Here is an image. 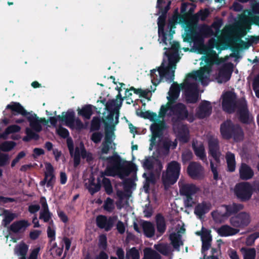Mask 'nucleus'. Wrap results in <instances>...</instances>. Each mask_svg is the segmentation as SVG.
<instances>
[{"instance_id": "4", "label": "nucleus", "mask_w": 259, "mask_h": 259, "mask_svg": "<svg viewBox=\"0 0 259 259\" xmlns=\"http://www.w3.org/2000/svg\"><path fill=\"white\" fill-rule=\"evenodd\" d=\"M171 0H157L156 8L158 9V13H161V15L158 18V41L160 44L163 43L165 45H167L166 31L164 30L165 25L166 15L170 9Z\"/></svg>"}, {"instance_id": "40", "label": "nucleus", "mask_w": 259, "mask_h": 259, "mask_svg": "<svg viewBox=\"0 0 259 259\" xmlns=\"http://www.w3.org/2000/svg\"><path fill=\"white\" fill-rule=\"evenodd\" d=\"M186 35L184 38V41L190 43L194 42L196 39L197 34L195 28L189 26L188 27V29L186 30Z\"/></svg>"}, {"instance_id": "38", "label": "nucleus", "mask_w": 259, "mask_h": 259, "mask_svg": "<svg viewBox=\"0 0 259 259\" xmlns=\"http://www.w3.org/2000/svg\"><path fill=\"white\" fill-rule=\"evenodd\" d=\"M226 159L227 164V171L229 172L234 171L236 168L235 154L231 152H227L226 155Z\"/></svg>"}, {"instance_id": "39", "label": "nucleus", "mask_w": 259, "mask_h": 259, "mask_svg": "<svg viewBox=\"0 0 259 259\" xmlns=\"http://www.w3.org/2000/svg\"><path fill=\"white\" fill-rule=\"evenodd\" d=\"M177 23V19L172 18L168 20L167 25V29L165 30L167 37V40H170V41L173 39V35L175 33L174 29L176 28Z\"/></svg>"}, {"instance_id": "10", "label": "nucleus", "mask_w": 259, "mask_h": 259, "mask_svg": "<svg viewBox=\"0 0 259 259\" xmlns=\"http://www.w3.org/2000/svg\"><path fill=\"white\" fill-rule=\"evenodd\" d=\"M180 194L185 196L184 198V206L186 208L191 207L195 203L193 196L198 192L199 189L193 184H179Z\"/></svg>"}, {"instance_id": "6", "label": "nucleus", "mask_w": 259, "mask_h": 259, "mask_svg": "<svg viewBox=\"0 0 259 259\" xmlns=\"http://www.w3.org/2000/svg\"><path fill=\"white\" fill-rule=\"evenodd\" d=\"M181 169V164L177 161L173 160L167 164L166 171L162 173L161 177L165 189L166 190L177 182L180 175Z\"/></svg>"}, {"instance_id": "25", "label": "nucleus", "mask_w": 259, "mask_h": 259, "mask_svg": "<svg viewBox=\"0 0 259 259\" xmlns=\"http://www.w3.org/2000/svg\"><path fill=\"white\" fill-rule=\"evenodd\" d=\"M105 125V139L104 141L109 143H112L115 139L114 128L115 123L114 124H109L108 122L102 119Z\"/></svg>"}, {"instance_id": "43", "label": "nucleus", "mask_w": 259, "mask_h": 259, "mask_svg": "<svg viewBox=\"0 0 259 259\" xmlns=\"http://www.w3.org/2000/svg\"><path fill=\"white\" fill-rule=\"evenodd\" d=\"M154 248L162 255L168 256L171 251L170 247L167 243L155 244Z\"/></svg>"}, {"instance_id": "54", "label": "nucleus", "mask_w": 259, "mask_h": 259, "mask_svg": "<svg viewBox=\"0 0 259 259\" xmlns=\"http://www.w3.org/2000/svg\"><path fill=\"white\" fill-rule=\"evenodd\" d=\"M126 259H129V257H131L132 259H140V252L136 247H133L126 252Z\"/></svg>"}, {"instance_id": "28", "label": "nucleus", "mask_w": 259, "mask_h": 259, "mask_svg": "<svg viewBox=\"0 0 259 259\" xmlns=\"http://www.w3.org/2000/svg\"><path fill=\"white\" fill-rule=\"evenodd\" d=\"M239 175L241 180H248L253 177L254 172L249 165L242 163L239 168Z\"/></svg>"}, {"instance_id": "51", "label": "nucleus", "mask_w": 259, "mask_h": 259, "mask_svg": "<svg viewBox=\"0 0 259 259\" xmlns=\"http://www.w3.org/2000/svg\"><path fill=\"white\" fill-rule=\"evenodd\" d=\"M103 186L106 194L110 195L113 193V187L109 179L103 178L102 180Z\"/></svg>"}, {"instance_id": "31", "label": "nucleus", "mask_w": 259, "mask_h": 259, "mask_svg": "<svg viewBox=\"0 0 259 259\" xmlns=\"http://www.w3.org/2000/svg\"><path fill=\"white\" fill-rule=\"evenodd\" d=\"M239 232L238 229L232 228L231 226L225 225L222 226L217 230V233L222 237H227L234 235Z\"/></svg>"}, {"instance_id": "8", "label": "nucleus", "mask_w": 259, "mask_h": 259, "mask_svg": "<svg viewBox=\"0 0 259 259\" xmlns=\"http://www.w3.org/2000/svg\"><path fill=\"white\" fill-rule=\"evenodd\" d=\"M170 115L172 116L171 120L174 126L178 125L181 122L188 119L189 115L186 106L182 103L171 104L169 107Z\"/></svg>"}, {"instance_id": "2", "label": "nucleus", "mask_w": 259, "mask_h": 259, "mask_svg": "<svg viewBox=\"0 0 259 259\" xmlns=\"http://www.w3.org/2000/svg\"><path fill=\"white\" fill-rule=\"evenodd\" d=\"M7 109H10L12 111V116L20 114L26 117L29 122L30 126L32 130L39 133L42 130L41 123L47 124L48 120L45 118H39L35 113L32 114L27 111L18 102H12L6 107Z\"/></svg>"}, {"instance_id": "41", "label": "nucleus", "mask_w": 259, "mask_h": 259, "mask_svg": "<svg viewBox=\"0 0 259 259\" xmlns=\"http://www.w3.org/2000/svg\"><path fill=\"white\" fill-rule=\"evenodd\" d=\"M143 259H161V256L156 251L147 247L144 250Z\"/></svg>"}, {"instance_id": "11", "label": "nucleus", "mask_w": 259, "mask_h": 259, "mask_svg": "<svg viewBox=\"0 0 259 259\" xmlns=\"http://www.w3.org/2000/svg\"><path fill=\"white\" fill-rule=\"evenodd\" d=\"M16 143L14 141H6L0 144V167H3L9 164L10 157L8 152L12 150L16 146ZM3 176V170L0 168V178Z\"/></svg>"}, {"instance_id": "12", "label": "nucleus", "mask_w": 259, "mask_h": 259, "mask_svg": "<svg viewBox=\"0 0 259 259\" xmlns=\"http://www.w3.org/2000/svg\"><path fill=\"white\" fill-rule=\"evenodd\" d=\"M58 120L65 121L66 126L72 128L74 127L75 112L73 109H69L67 112H63L62 115H59L56 117H50L49 119L50 123L54 126H56Z\"/></svg>"}, {"instance_id": "1", "label": "nucleus", "mask_w": 259, "mask_h": 259, "mask_svg": "<svg viewBox=\"0 0 259 259\" xmlns=\"http://www.w3.org/2000/svg\"><path fill=\"white\" fill-rule=\"evenodd\" d=\"M99 158L107 162L104 173L107 176H118L120 179H123L137 170V165L135 163L122 159L115 152L112 156L108 157L100 155Z\"/></svg>"}, {"instance_id": "48", "label": "nucleus", "mask_w": 259, "mask_h": 259, "mask_svg": "<svg viewBox=\"0 0 259 259\" xmlns=\"http://www.w3.org/2000/svg\"><path fill=\"white\" fill-rule=\"evenodd\" d=\"M137 114L141 117L144 119H148L152 121H155L157 120V115L155 112H151L149 110L143 112L141 111L140 113H137Z\"/></svg>"}, {"instance_id": "60", "label": "nucleus", "mask_w": 259, "mask_h": 259, "mask_svg": "<svg viewBox=\"0 0 259 259\" xmlns=\"http://www.w3.org/2000/svg\"><path fill=\"white\" fill-rule=\"evenodd\" d=\"M112 143H109L106 142V141H104L102 144V148L101 150V153L102 155L103 154H107L109 153V150L110 149L112 148V147L111 146Z\"/></svg>"}, {"instance_id": "27", "label": "nucleus", "mask_w": 259, "mask_h": 259, "mask_svg": "<svg viewBox=\"0 0 259 259\" xmlns=\"http://www.w3.org/2000/svg\"><path fill=\"white\" fill-rule=\"evenodd\" d=\"M165 123L163 121L158 120L157 123H153L151 125L150 129L152 133L151 139L152 142L150 145L152 146V143L156 138L160 136L162 131L164 128Z\"/></svg>"}, {"instance_id": "26", "label": "nucleus", "mask_w": 259, "mask_h": 259, "mask_svg": "<svg viewBox=\"0 0 259 259\" xmlns=\"http://www.w3.org/2000/svg\"><path fill=\"white\" fill-rule=\"evenodd\" d=\"M211 208V204L210 202L202 201L196 205L194 208V213L199 218H201L208 212Z\"/></svg>"}, {"instance_id": "52", "label": "nucleus", "mask_w": 259, "mask_h": 259, "mask_svg": "<svg viewBox=\"0 0 259 259\" xmlns=\"http://www.w3.org/2000/svg\"><path fill=\"white\" fill-rule=\"evenodd\" d=\"M102 119L100 117L95 116L93 118L91 123V130L92 131H98L100 128Z\"/></svg>"}, {"instance_id": "18", "label": "nucleus", "mask_w": 259, "mask_h": 259, "mask_svg": "<svg viewBox=\"0 0 259 259\" xmlns=\"http://www.w3.org/2000/svg\"><path fill=\"white\" fill-rule=\"evenodd\" d=\"M46 170L45 178L40 182L39 185L44 186L46 184L47 188H53L55 183L56 177L54 174V167L50 163H47Z\"/></svg>"}, {"instance_id": "47", "label": "nucleus", "mask_w": 259, "mask_h": 259, "mask_svg": "<svg viewBox=\"0 0 259 259\" xmlns=\"http://www.w3.org/2000/svg\"><path fill=\"white\" fill-rule=\"evenodd\" d=\"M241 251L243 255V259H255L256 256V250L254 248L242 247Z\"/></svg>"}, {"instance_id": "49", "label": "nucleus", "mask_w": 259, "mask_h": 259, "mask_svg": "<svg viewBox=\"0 0 259 259\" xmlns=\"http://www.w3.org/2000/svg\"><path fill=\"white\" fill-rule=\"evenodd\" d=\"M199 32L204 37H209L214 35V32L211 27L205 24L200 27Z\"/></svg>"}, {"instance_id": "59", "label": "nucleus", "mask_w": 259, "mask_h": 259, "mask_svg": "<svg viewBox=\"0 0 259 259\" xmlns=\"http://www.w3.org/2000/svg\"><path fill=\"white\" fill-rule=\"evenodd\" d=\"M57 133L59 136L64 139L68 138L69 136L68 130L61 126H59L57 129Z\"/></svg>"}, {"instance_id": "35", "label": "nucleus", "mask_w": 259, "mask_h": 259, "mask_svg": "<svg viewBox=\"0 0 259 259\" xmlns=\"http://www.w3.org/2000/svg\"><path fill=\"white\" fill-rule=\"evenodd\" d=\"M95 108L91 104H88L82 106L81 109L78 107L77 109L78 115L86 119H90L93 114V108Z\"/></svg>"}, {"instance_id": "19", "label": "nucleus", "mask_w": 259, "mask_h": 259, "mask_svg": "<svg viewBox=\"0 0 259 259\" xmlns=\"http://www.w3.org/2000/svg\"><path fill=\"white\" fill-rule=\"evenodd\" d=\"M233 64L229 63L223 65L219 71L217 80L220 83L226 82L231 77L233 72Z\"/></svg>"}, {"instance_id": "62", "label": "nucleus", "mask_w": 259, "mask_h": 259, "mask_svg": "<svg viewBox=\"0 0 259 259\" xmlns=\"http://www.w3.org/2000/svg\"><path fill=\"white\" fill-rule=\"evenodd\" d=\"M208 12L207 10L206 11H202L200 10L199 12L196 13L195 15L193 16L194 19L196 20H198L199 18L201 19L202 20H204L208 16Z\"/></svg>"}, {"instance_id": "50", "label": "nucleus", "mask_w": 259, "mask_h": 259, "mask_svg": "<svg viewBox=\"0 0 259 259\" xmlns=\"http://www.w3.org/2000/svg\"><path fill=\"white\" fill-rule=\"evenodd\" d=\"M169 239L171 240V244L174 248L176 249L179 250L180 246V242H182L181 240V235L176 233H172L169 236Z\"/></svg>"}, {"instance_id": "37", "label": "nucleus", "mask_w": 259, "mask_h": 259, "mask_svg": "<svg viewBox=\"0 0 259 259\" xmlns=\"http://www.w3.org/2000/svg\"><path fill=\"white\" fill-rule=\"evenodd\" d=\"M29 246L24 242L20 243L15 248V253L18 256H20L19 259H26V254L28 250Z\"/></svg>"}, {"instance_id": "58", "label": "nucleus", "mask_w": 259, "mask_h": 259, "mask_svg": "<svg viewBox=\"0 0 259 259\" xmlns=\"http://www.w3.org/2000/svg\"><path fill=\"white\" fill-rule=\"evenodd\" d=\"M80 153L78 147H76L75 149L74 155L73 157L74 167H77L80 163Z\"/></svg>"}, {"instance_id": "34", "label": "nucleus", "mask_w": 259, "mask_h": 259, "mask_svg": "<svg viewBox=\"0 0 259 259\" xmlns=\"http://www.w3.org/2000/svg\"><path fill=\"white\" fill-rule=\"evenodd\" d=\"M0 215L4 216L2 225L4 227H7L17 217L16 213L11 212L9 210L6 209H3V212L0 214Z\"/></svg>"}, {"instance_id": "14", "label": "nucleus", "mask_w": 259, "mask_h": 259, "mask_svg": "<svg viewBox=\"0 0 259 259\" xmlns=\"http://www.w3.org/2000/svg\"><path fill=\"white\" fill-rule=\"evenodd\" d=\"M251 221L249 214L245 211H241L230 219V224L233 227L243 229L248 226Z\"/></svg>"}, {"instance_id": "33", "label": "nucleus", "mask_w": 259, "mask_h": 259, "mask_svg": "<svg viewBox=\"0 0 259 259\" xmlns=\"http://www.w3.org/2000/svg\"><path fill=\"white\" fill-rule=\"evenodd\" d=\"M144 235L148 238L154 236L155 229L154 225L150 222L143 221L141 225Z\"/></svg>"}, {"instance_id": "42", "label": "nucleus", "mask_w": 259, "mask_h": 259, "mask_svg": "<svg viewBox=\"0 0 259 259\" xmlns=\"http://www.w3.org/2000/svg\"><path fill=\"white\" fill-rule=\"evenodd\" d=\"M101 183L99 179H98V183L96 184L95 183V179L93 178L92 180L89 181V184L87 187L90 193L93 195L96 193L100 191L101 189Z\"/></svg>"}, {"instance_id": "9", "label": "nucleus", "mask_w": 259, "mask_h": 259, "mask_svg": "<svg viewBox=\"0 0 259 259\" xmlns=\"http://www.w3.org/2000/svg\"><path fill=\"white\" fill-rule=\"evenodd\" d=\"M234 194L240 202L249 201L253 194L252 184L248 182L237 183L234 188Z\"/></svg>"}, {"instance_id": "7", "label": "nucleus", "mask_w": 259, "mask_h": 259, "mask_svg": "<svg viewBox=\"0 0 259 259\" xmlns=\"http://www.w3.org/2000/svg\"><path fill=\"white\" fill-rule=\"evenodd\" d=\"M222 34L225 41L229 44L238 42L240 48L242 49H247L250 47L248 40L245 42L241 39L242 35L240 30L234 26H225L222 30Z\"/></svg>"}, {"instance_id": "53", "label": "nucleus", "mask_w": 259, "mask_h": 259, "mask_svg": "<svg viewBox=\"0 0 259 259\" xmlns=\"http://www.w3.org/2000/svg\"><path fill=\"white\" fill-rule=\"evenodd\" d=\"M198 235L201 236V241L202 242H211L212 240L211 236L210 235V231L207 230V229H205L203 230L202 232H197L196 233Z\"/></svg>"}, {"instance_id": "56", "label": "nucleus", "mask_w": 259, "mask_h": 259, "mask_svg": "<svg viewBox=\"0 0 259 259\" xmlns=\"http://www.w3.org/2000/svg\"><path fill=\"white\" fill-rule=\"evenodd\" d=\"M103 207L105 210L109 212L112 211L114 208L113 200L109 197L107 198L104 202Z\"/></svg>"}, {"instance_id": "23", "label": "nucleus", "mask_w": 259, "mask_h": 259, "mask_svg": "<svg viewBox=\"0 0 259 259\" xmlns=\"http://www.w3.org/2000/svg\"><path fill=\"white\" fill-rule=\"evenodd\" d=\"M225 208V212L222 214L224 218H229L232 215H235L244 208L243 204L233 202L232 204H224L223 205Z\"/></svg>"}, {"instance_id": "45", "label": "nucleus", "mask_w": 259, "mask_h": 259, "mask_svg": "<svg viewBox=\"0 0 259 259\" xmlns=\"http://www.w3.org/2000/svg\"><path fill=\"white\" fill-rule=\"evenodd\" d=\"M192 148L195 154L202 160L206 159V156L205 153L204 147L203 145L196 146L194 144H192Z\"/></svg>"}, {"instance_id": "36", "label": "nucleus", "mask_w": 259, "mask_h": 259, "mask_svg": "<svg viewBox=\"0 0 259 259\" xmlns=\"http://www.w3.org/2000/svg\"><path fill=\"white\" fill-rule=\"evenodd\" d=\"M179 140L183 143H186L189 139V131L186 124H182L178 127Z\"/></svg>"}, {"instance_id": "61", "label": "nucleus", "mask_w": 259, "mask_h": 259, "mask_svg": "<svg viewBox=\"0 0 259 259\" xmlns=\"http://www.w3.org/2000/svg\"><path fill=\"white\" fill-rule=\"evenodd\" d=\"M80 155L83 159L86 158L87 161L90 162L93 160V158L92 153L87 152L84 147H83L80 151Z\"/></svg>"}, {"instance_id": "3", "label": "nucleus", "mask_w": 259, "mask_h": 259, "mask_svg": "<svg viewBox=\"0 0 259 259\" xmlns=\"http://www.w3.org/2000/svg\"><path fill=\"white\" fill-rule=\"evenodd\" d=\"M220 133L223 139H232L235 142H240L244 138V133L241 126L231 119H227L221 124Z\"/></svg>"}, {"instance_id": "21", "label": "nucleus", "mask_w": 259, "mask_h": 259, "mask_svg": "<svg viewBox=\"0 0 259 259\" xmlns=\"http://www.w3.org/2000/svg\"><path fill=\"white\" fill-rule=\"evenodd\" d=\"M208 154L217 163L220 162L221 152L219 140L217 139H210L208 142Z\"/></svg>"}, {"instance_id": "44", "label": "nucleus", "mask_w": 259, "mask_h": 259, "mask_svg": "<svg viewBox=\"0 0 259 259\" xmlns=\"http://www.w3.org/2000/svg\"><path fill=\"white\" fill-rule=\"evenodd\" d=\"M205 69L206 68H204L203 70L196 71L193 73L189 74L188 76L195 79L198 78L201 83L205 85L206 84L204 83V80L207 78V77L205 75Z\"/></svg>"}, {"instance_id": "15", "label": "nucleus", "mask_w": 259, "mask_h": 259, "mask_svg": "<svg viewBox=\"0 0 259 259\" xmlns=\"http://www.w3.org/2000/svg\"><path fill=\"white\" fill-rule=\"evenodd\" d=\"M236 95L231 91H227L223 95L222 107L223 110L228 113L234 112L236 107Z\"/></svg>"}, {"instance_id": "5", "label": "nucleus", "mask_w": 259, "mask_h": 259, "mask_svg": "<svg viewBox=\"0 0 259 259\" xmlns=\"http://www.w3.org/2000/svg\"><path fill=\"white\" fill-rule=\"evenodd\" d=\"M168 58V64L165 65L163 61L161 65L158 67V72L160 78H165L168 82L174 81L176 64L179 60V54L177 52L165 53Z\"/></svg>"}, {"instance_id": "13", "label": "nucleus", "mask_w": 259, "mask_h": 259, "mask_svg": "<svg viewBox=\"0 0 259 259\" xmlns=\"http://www.w3.org/2000/svg\"><path fill=\"white\" fill-rule=\"evenodd\" d=\"M238 119L243 124H250L253 120V117L248 109L247 104L245 100L242 99L239 101L238 110L237 111Z\"/></svg>"}, {"instance_id": "55", "label": "nucleus", "mask_w": 259, "mask_h": 259, "mask_svg": "<svg viewBox=\"0 0 259 259\" xmlns=\"http://www.w3.org/2000/svg\"><path fill=\"white\" fill-rule=\"evenodd\" d=\"M52 213L50 211H41L39 213V219L45 223H48L52 219Z\"/></svg>"}, {"instance_id": "32", "label": "nucleus", "mask_w": 259, "mask_h": 259, "mask_svg": "<svg viewBox=\"0 0 259 259\" xmlns=\"http://www.w3.org/2000/svg\"><path fill=\"white\" fill-rule=\"evenodd\" d=\"M155 222L157 232L160 235H163L166 229V225L165 218L161 213L156 215Z\"/></svg>"}, {"instance_id": "30", "label": "nucleus", "mask_w": 259, "mask_h": 259, "mask_svg": "<svg viewBox=\"0 0 259 259\" xmlns=\"http://www.w3.org/2000/svg\"><path fill=\"white\" fill-rule=\"evenodd\" d=\"M180 89L177 82H174L168 92V96L167 97L168 103L172 104L176 102L180 95Z\"/></svg>"}, {"instance_id": "46", "label": "nucleus", "mask_w": 259, "mask_h": 259, "mask_svg": "<svg viewBox=\"0 0 259 259\" xmlns=\"http://www.w3.org/2000/svg\"><path fill=\"white\" fill-rule=\"evenodd\" d=\"M155 158L153 156H146L142 161V166L145 169L152 170L154 168Z\"/></svg>"}, {"instance_id": "64", "label": "nucleus", "mask_w": 259, "mask_h": 259, "mask_svg": "<svg viewBox=\"0 0 259 259\" xmlns=\"http://www.w3.org/2000/svg\"><path fill=\"white\" fill-rule=\"evenodd\" d=\"M258 238H259V232H255L247 238L246 242L248 244L252 245Z\"/></svg>"}, {"instance_id": "29", "label": "nucleus", "mask_w": 259, "mask_h": 259, "mask_svg": "<svg viewBox=\"0 0 259 259\" xmlns=\"http://www.w3.org/2000/svg\"><path fill=\"white\" fill-rule=\"evenodd\" d=\"M119 99H112L108 101L105 104V109L109 112H116L115 124L118 122L119 111L121 106H119Z\"/></svg>"}, {"instance_id": "57", "label": "nucleus", "mask_w": 259, "mask_h": 259, "mask_svg": "<svg viewBox=\"0 0 259 259\" xmlns=\"http://www.w3.org/2000/svg\"><path fill=\"white\" fill-rule=\"evenodd\" d=\"M209 52L208 53H204L205 54V56H203V60L204 62L207 65H211L212 64V59L210 56V55L211 54H215L216 53L214 51L212 50L211 49H209L208 50Z\"/></svg>"}, {"instance_id": "22", "label": "nucleus", "mask_w": 259, "mask_h": 259, "mask_svg": "<svg viewBox=\"0 0 259 259\" xmlns=\"http://www.w3.org/2000/svg\"><path fill=\"white\" fill-rule=\"evenodd\" d=\"M203 168L196 162H191L187 167V173L193 179H198L201 177Z\"/></svg>"}, {"instance_id": "20", "label": "nucleus", "mask_w": 259, "mask_h": 259, "mask_svg": "<svg viewBox=\"0 0 259 259\" xmlns=\"http://www.w3.org/2000/svg\"><path fill=\"white\" fill-rule=\"evenodd\" d=\"M212 112V106L209 101L203 100L201 102L196 110V115L199 119H204L209 116Z\"/></svg>"}, {"instance_id": "16", "label": "nucleus", "mask_w": 259, "mask_h": 259, "mask_svg": "<svg viewBox=\"0 0 259 259\" xmlns=\"http://www.w3.org/2000/svg\"><path fill=\"white\" fill-rule=\"evenodd\" d=\"M185 94L187 103H196L198 100L199 96L197 83L196 82L186 83Z\"/></svg>"}, {"instance_id": "63", "label": "nucleus", "mask_w": 259, "mask_h": 259, "mask_svg": "<svg viewBox=\"0 0 259 259\" xmlns=\"http://www.w3.org/2000/svg\"><path fill=\"white\" fill-rule=\"evenodd\" d=\"M25 133L26 135L28 136L31 140H38L39 138V136L38 134L35 133L32 130L28 127L26 128Z\"/></svg>"}, {"instance_id": "17", "label": "nucleus", "mask_w": 259, "mask_h": 259, "mask_svg": "<svg viewBox=\"0 0 259 259\" xmlns=\"http://www.w3.org/2000/svg\"><path fill=\"white\" fill-rule=\"evenodd\" d=\"M117 219L116 216H111L108 218L106 215L100 214L96 218V225L100 229H104L106 231L108 232L114 226Z\"/></svg>"}, {"instance_id": "24", "label": "nucleus", "mask_w": 259, "mask_h": 259, "mask_svg": "<svg viewBox=\"0 0 259 259\" xmlns=\"http://www.w3.org/2000/svg\"><path fill=\"white\" fill-rule=\"evenodd\" d=\"M30 225L27 220H21L13 222L9 227V230L13 233L23 232Z\"/></svg>"}]
</instances>
